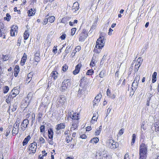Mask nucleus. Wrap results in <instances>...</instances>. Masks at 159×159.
<instances>
[{
    "label": "nucleus",
    "mask_w": 159,
    "mask_h": 159,
    "mask_svg": "<svg viewBox=\"0 0 159 159\" xmlns=\"http://www.w3.org/2000/svg\"><path fill=\"white\" fill-rule=\"evenodd\" d=\"M104 33H101V35L100 37L97 39L96 46L94 50L95 52L99 53L100 52V49H102L103 48L105 43V37L103 35Z\"/></svg>",
    "instance_id": "nucleus-1"
},
{
    "label": "nucleus",
    "mask_w": 159,
    "mask_h": 159,
    "mask_svg": "<svg viewBox=\"0 0 159 159\" xmlns=\"http://www.w3.org/2000/svg\"><path fill=\"white\" fill-rule=\"evenodd\" d=\"M147 147L144 143H142L139 148V156L140 159H146L147 157Z\"/></svg>",
    "instance_id": "nucleus-2"
},
{
    "label": "nucleus",
    "mask_w": 159,
    "mask_h": 159,
    "mask_svg": "<svg viewBox=\"0 0 159 159\" xmlns=\"http://www.w3.org/2000/svg\"><path fill=\"white\" fill-rule=\"evenodd\" d=\"M70 85V80L67 79L64 80L61 84V90L62 92L64 91Z\"/></svg>",
    "instance_id": "nucleus-3"
},
{
    "label": "nucleus",
    "mask_w": 159,
    "mask_h": 159,
    "mask_svg": "<svg viewBox=\"0 0 159 159\" xmlns=\"http://www.w3.org/2000/svg\"><path fill=\"white\" fill-rule=\"evenodd\" d=\"M107 143L108 144L109 147L111 149H115L118 147V143L112 139L108 140Z\"/></svg>",
    "instance_id": "nucleus-4"
},
{
    "label": "nucleus",
    "mask_w": 159,
    "mask_h": 159,
    "mask_svg": "<svg viewBox=\"0 0 159 159\" xmlns=\"http://www.w3.org/2000/svg\"><path fill=\"white\" fill-rule=\"evenodd\" d=\"M29 150L30 151V153H34L36 151L37 148V143H36L34 142L30 144L29 146Z\"/></svg>",
    "instance_id": "nucleus-5"
},
{
    "label": "nucleus",
    "mask_w": 159,
    "mask_h": 159,
    "mask_svg": "<svg viewBox=\"0 0 159 159\" xmlns=\"http://www.w3.org/2000/svg\"><path fill=\"white\" fill-rule=\"evenodd\" d=\"M79 113H76L72 111L69 114V116L72 120H77L79 119Z\"/></svg>",
    "instance_id": "nucleus-6"
},
{
    "label": "nucleus",
    "mask_w": 159,
    "mask_h": 159,
    "mask_svg": "<svg viewBox=\"0 0 159 159\" xmlns=\"http://www.w3.org/2000/svg\"><path fill=\"white\" fill-rule=\"evenodd\" d=\"M88 35L87 33L84 32H82L80 34V37L79 38V41H83L87 37Z\"/></svg>",
    "instance_id": "nucleus-7"
},
{
    "label": "nucleus",
    "mask_w": 159,
    "mask_h": 159,
    "mask_svg": "<svg viewBox=\"0 0 159 159\" xmlns=\"http://www.w3.org/2000/svg\"><path fill=\"white\" fill-rule=\"evenodd\" d=\"M81 66V64L79 63L76 66L75 70L73 72L74 75H76L79 73Z\"/></svg>",
    "instance_id": "nucleus-8"
},
{
    "label": "nucleus",
    "mask_w": 159,
    "mask_h": 159,
    "mask_svg": "<svg viewBox=\"0 0 159 159\" xmlns=\"http://www.w3.org/2000/svg\"><path fill=\"white\" fill-rule=\"evenodd\" d=\"M40 55L39 52V51H37L34 54V60L36 62H39L40 60V58L39 57Z\"/></svg>",
    "instance_id": "nucleus-9"
},
{
    "label": "nucleus",
    "mask_w": 159,
    "mask_h": 159,
    "mask_svg": "<svg viewBox=\"0 0 159 159\" xmlns=\"http://www.w3.org/2000/svg\"><path fill=\"white\" fill-rule=\"evenodd\" d=\"M6 32V28L0 29V37H2L3 39H5Z\"/></svg>",
    "instance_id": "nucleus-10"
},
{
    "label": "nucleus",
    "mask_w": 159,
    "mask_h": 159,
    "mask_svg": "<svg viewBox=\"0 0 159 159\" xmlns=\"http://www.w3.org/2000/svg\"><path fill=\"white\" fill-rule=\"evenodd\" d=\"M20 90V87H15L11 91V92L13 94H15L16 96L19 93Z\"/></svg>",
    "instance_id": "nucleus-11"
},
{
    "label": "nucleus",
    "mask_w": 159,
    "mask_h": 159,
    "mask_svg": "<svg viewBox=\"0 0 159 159\" xmlns=\"http://www.w3.org/2000/svg\"><path fill=\"white\" fill-rule=\"evenodd\" d=\"M78 123V121L75 120L73 122V124L72 125L71 127L70 128V130L72 131L73 130H74L77 127V124Z\"/></svg>",
    "instance_id": "nucleus-12"
},
{
    "label": "nucleus",
    "mask_w": 159,
    "mask_h": 159,
    "mask_svg": "<svg viewBox=\"0 0 159 159\" xmlns=\"http://www.w3.org/2000/svg\"><path fill=\"white\" fill-rule=\"evenodd\" d=\"M65 127V125L64 123H61L56 125V129L59 130L61 129H64Z\"/></svg>",
    "instance_id": "nucleus-13"
},
{
    "label": "nucleus",
    "mask_w": 159,
    "mask_h": 159,
    "mask_svg": "<svg viewBox=\"0 0 159 159\" xmlns=\"http://www.w3.org/2000/svg\"><path fill=\"white\" fill-rule=\"evenodd\" d=\"M48 137L49 139H52L53 137V132L51 128H50L48 131Z\"/></svg>",
    "instance_id": "nucleus-14"
},
{
    "label": "nucleus",
    "mask_w": 159,
    "mask_h": 159,
    "mask_svg": "<svg viewBox=\"0 0 159 159\" xmlns=\"http://www.w3.org/2000/svg\"><path fill=\"white\" fill-rule=\"evenodd\" d=\"M27 55L25 53H24V54L23 57L21 58V59L20 63L22 66H23L25 64V62L26 61V60L27 59Z\"/></svg>",
    "instance_id": "nucleus-15"
},
{
    "label": "nucleus",
    "mask_w": 159,
    "mask_h": 159,
    "mask_svg": "<svg viewBox=\"0 0 159 159\" xmlns=\"http://www.w3.org/2000/svg\"><path fill=\"white\" fill-rule=\"evenodd\" d=\"M29 124V120L27 119H25L21 124V126L24 128H26L27 127V125Z\"/></svg>",
    "instance_id": "nucleus-16"
},
{
    "label": "nucleus",
    "mask_w": 159,
    "mask_h": 159,
    "mask_svg": "<svg viewBox=\"0 0 159 159\" xmlns=\"http://www.w3.org/2000/svg\"><path fill=\"white\" fill-rule=\"evenodd\" d=\"M31 137L30 135H28L26 138H25L22 142V144L23 146H25L27 144L30 139Z\"/></svg>",
    "instance_id": "nucleus-17"
},
{
    "label": "nucleus",
    "mask_w": 159,
    "mask_h": 159,
    "mask_svg": "<svg viewBox=\"0 0 159 159\" xmlns=\"http://www.w3.org/2000/svg\"><path fill=\"white\" fill-rule=\"evenodd\" d=\"M53 78L54 80L56 79L58 76V72L56 71H53L50 75Z\"/></svg>",
    "instance_id": "nucleus-18"
},
{
    "label": "nucleus",
    "mask_w": 159,
    "mask_h": 159,
    "mask_svg": "<svg viewBox=\"0 0 159 159\" xmlns=\"http://www.w3.org/2000/svg\"><path fill=\"white\" fill-rule=\"evenodd\" d=\"M139 83L133 81L131 87V89L134 91H135L138 87Z\"/></svg>",
    "instance_id": "nucleus-19"
},
{
    "label": "nucleus",
    "mask_w": 159,
    "mask_h": 159,
    "mask_svg": "<svg viewBox=\"0 0 159 159\" xmlns=\"http://www.w3.org/2000/svg\"><path fill=\"white\" fill-rule=\"evenodd\" d=\"M66 98L63 96H61L59 98H58L57 101L59 102V103H62L65 102Z\"/></svg>",
    "instance_id": "nucleus-20"
},
{
    "label": "nucleus",
    "mask_w": 159,
    "mask_h": 159,
    "mask_svg": "<svg viewBox=\"0 0 159 159\" xmlns=\"http://www.w3.org/2000/svg\"><path fill=\"white\" fill-rule=\"evenodd\" d=\"M85 89H80V88L77 94V96L80 97L83 94Z\"/></svg>",
    "instance_id": "nucleus-21"
},
{
    "label": "nucleus",
    "mask_w": 159,
    "mask_h": 159,
    "mask_svg": "<svg viewBox=\"0 0 159 159\" xmlns=\"http://www.w3.org/2000/svg\"><path fill=\"white\" fill-rule=\"evenodd\" d=\"M102 152H97L95 156V157L96 159H102L103 157H102Z\"/></svg>",
    "instance_id": "nucleus-22"
},
{
    "label": "nucleus",
    "mask_w": 159,
    "mask_h": 159,
    "mask_svg": "<svg viewBox=\"0 0 159 159\" xmlns=\"http://www.w3.org/2000/svg\"><path fill=\"white\" fill-rule=\"evenodd\" d=\"M32 93H29L27 95V97H26L25 99V101H27L28 100L29 102H30L32 99Z\"/></svg>",
    "instance_id": "nucleus-23"
},
{
    "label": "nucleus",
    "mask_w": 159,
    "mask_h": 159,
    "mask_svg": "<svg viewBox=\"0 0 159 159\" xmlns=\"http://www.w3.org/2000/svg\"><path fill=\"white\" fill-rule=\"evenodd\" d=\"M11 126L10 125L9 126L8 128L6 130V133L5 134V135L7 137L10 133L11 131Z\"/></svg>",
    "instance_id": "nucleus-24"
},
{
    "label": "nucleus",
    "mask_w": 159,
    "mask_h": 159,
    "mask_svg": "<svg viewBox=\"0 0 159 159\" xmlns=\"http://www.w3.org/2000/svg\"><path fill=\"white\" fill-rule=\"evenodd\" d=\"M33 73H30L27 75V77L26 79V81L28 82V83L30 82L32 79V77L33 76Z\"/></svg>",
    "instance_id": "nucleus-25"
},
{
    "label": "nucleus",
    "mask_w": 159,
    "mask_h": 159,
    "mask_svg": "<svg viewBox=\"0 0 159 159\" xmlns=\"http://www.w3.org/2000/svg\"><path fill=\"white\" fill-rule=\"evenodd\" d=\"M72 44L70 46H68L66 48L65 52L66 53H68L71 52V50L72 49Z\"/></svg>",
    "instance_id": "nucleus-26"
},
{
    "label": "nucleus",
    "mask_w": 159,
    "mask_h": 159,
    "mask_svg": "<svg viewBox=\"0 0 159 159\" xmlns=\"http://www.w3.org/2000/svg\"><path fill=\"white\" fill-rule=\"evenodd\" d=\"M11 108V110L12 111H16V110L17 108V104L16 103L14 104L12 106H10L9 107V109H10V108Z\"/></svg>",
    "instance_id": "nucleus-27"
},
{
    "label": "nucleus",
    "mask_w": 159,
    "mask_h": 159,
    "mask_svg": "<svg viewBox=\"0 0 159 159\" xmlns=\"http://www.w3.org/2000/svg\"><path fill=\"white\" fill-rule=\"evenodd\" d=\"M28 30H26L25 31L24 35V39L25 40H26L28 38L30 34L28 32Z\"/></svg>",
    "instance_id": "nucleus-28"
},
{
    "label": "nucleus",
    "mask_w": 159,
    "mask_h": 159,
    "mask_svg": "<svg viewBox=\"0 0 159 159\" xmlns=\"http://www.w3.org/2000/svg\"><path fill=\"white\" fill-rule=\"evenodd\" d=\"M102 126H100L97 129L96 131L95 132L94 134L95 135H99L102 130Z\"/></svg>",
    "instance_id": "nucleus-29"
},
{
    "label": "nucleus",
    "mask_w": 159,
    "mask_h": 159,
    "mask_svg": "<svg viewBox=\"0 0 159 159\" xmlns=\"http://www.w3.org/2000/svg\"><path fill=\"white\" fill-rule=\"evenodd\" d=\"M16 95L15 94H12L11 92L10 94L8 96V98L7 99H6V101L7 102V100H11L14 97H16Z\"/></svg>",
    "instance_id": "nucleus-30"
},
{
    "label": "nucleus",
    "mask_w": 159,
    "mask_h": 159,
    "mask_svg": "<svg viewBox=\"0 0 159 159\" xmlns=\"http://www.w3.org/2000/svg\"><path fill=\"white\" fill-rule=\"evenodd\" d=\"M79 7V4L78 2H75L73 5V9H75V11L78 10Z\"/></svg>",
    "instance_id": "nucleus-31"
},
{
    "label": "nucleus",
    "mask_w": 159,
    "mask_h": 159,
    "mask_svg": "<svg viewBox=\"0 0 159 159\" xmlns=\"http://www.w3.org/2000/svg\"><path fill=\"white\" fill-rule=\"evenodd\" d=\"M132 141L131 143V145L132 146L134 143H135V140L136 139V136L135 134H133L132 135Z\"/></svg>",
    "instance_id": "nucleus-32"
},
{
    "label": "nucleus",
    "mask_w": 159,
    "mask_h": 159,
    "mask_svg": "<svg viewBox=\"0 0 159 159\" xmlns=\"http://www.w3.org/2000/svg\"><path fill=\"white\" fill-rule=\"evenodd\" d=\"M148 95H149L147 99V103L146 104V105H147V106H149L150 101L151 99V98L152 97V94L150 93L148 94Z\"/></svg>",
    "instance_id": "nucleus-33"
},
{
    "label": "nucleus",
    "mask_w": 159,
    "mask_h": 159,
    "mask_svg": "<svg viewBox=\"0 0 159 159\" xmlns=\"http://www.w3.org/2000/svg\"><path fill=\"white\" fill-rule=\"evenodd\" d=\"M102 95L100 93H99L95 97V99L96 100L97 102H98L100 101V99L101 98Z\"/></svg>",
    "instance_id": "nucleus-34"
},
{
    "label": "nucleus",
    "mask_w": 159,
    "mask_h": 159,
    "mask_svg": "<svg viewBox=\"0 0 159 159\" xmlns=\"http://www.w3.org/2000/svg\"><path fill=\"white\" fill-rule=\"evenodd\" d=\"M28 12V15L29 16H32L33 15H34L35 13V11L33 10L32 9L29 10Z\"/></svg>",
    "instance_id": "nucleus-35"
},
{
    "label": "nucleus",
    "mask_w": 159,
    "mask_h": 159,
    "mask_svg": "<svg viewBox=\"0 0 159 159\" xmlns=\"http://www.w3.org/2000/svg\"><path fill=\"white\" fill-rule=\"evenodd\" d=\"M98 140H99V139L98 138H93L92 139L90 140V142L91 143H96L98 142Z\"/></svg>",
    "instance_id": "nucleus-36"
},
{
    "label": "nucleus",
    "mask_w": 159,
    "mask_h": 159,
    "mask_svg": "<svg viewBox=\"0 0 159 159\" xmlns=\"http://www.w3.org/2000/svg\"><path fill=\"white\" fill-rule=\"evenodd\" d=\"M140 61H139L138 62V63L137 64H136L134 67L135 72H137L138 70V69L140 66Z\"/></svg>",
    "instance_id": "nucleus-37"
},
{
    "label": "nucleus",
    "mask_w": 159,
    "mask_h": 159,
    "mask_svg": "<svg viewBox=\"0 0 159 159\" xmlns=\"http://www.w3.org/2000/svg\"><path fill=\"white\" fill-rule=\"evenodd\" d=\"M49 17V16L48 15H47L46 16L45 19L43 20V25H46L47 24Z\"/></svg>",
    "instance_id": "nucleus-38"
},
{
    "label": "nucleus",
    "mask_w": 159,
    "mask_h": 159,
    "mask_svg": "<svg viewBox=\"0 0 159 159\" xmlns=\"http://www.w3.org/2000/svg\"><path fill=\"white\" fill-rule=\"evenodd\" d=\"M97 115V114H93V117L92 118V119L91 120V123H93V121H97V119H98V116H96Z\"/></svg>",
    "instance_id": "nucleus-39"
},
{
    "label": "nucleus",
    "mask_w": 159,
    "mask_h": 159,
    "mask_svg": "<svg viewBox=\"0 0 159 159\" xmlns=\"http://www.w3.org/2000/svg\"><path fill=\"white\" fill-rule=\"evenodd\" d=\"M105 71L102 70L100 73L99 74V77L100 78H103L105 75Z\"/></svg>",
    "instance_id": "nucleus-40"
},
{
    "label": "nucleus",
    "mask_w": 159,
    "mask_h": 159,
    "mask_svg": "<svg viewBox=\"0 0 159 159\" xmlns=\"http://www.w3.org/2000/svg\"><path fill=\"white\" fill-rule=\"evenodd\" d=\"M20 123V122L19 120L17 121L14 125L13 128L18 129L19 124Z\"/></svg>",
    "instance_id": "nucleus-41"
},
{
    "label": "nucleus",
    "mask_w": 159,
    "mask_h": 159,
    "mask_svg": "<svg viewBox=\"0 0 159 159\" xmlns=\"http://www.w3.org/2000/svg\"><path fill=\"white\" fill-rule=\"evenodd\" d=\"M94 73V71L92 69H90L88 70L87 73L86 75H92Z\"/></svg>",
    "instance_id": "nucleus-42"
},
{
    "label": "nucleus",
    "mask_w": 159,
    "mask_h": 159,
    "mask_svg": "<svg viewBox=\"0 0 159 159\" xmlns=\"http://www.w3.org/2000/svg\"><path fill=\"white\" fill-rule=\"evenodd\" d=\"M55 19V17H54V16H52L50 17L49 16V17L48 18V20H49V22L52 23L54 21Z\"/></svg>",
    "instance_id": "nucleus-43"
},
{
    "label": "nucleus",
    "mask_w": 159,
    "mask_h": 159,
    "mask_svg": "<svg viewBox=\"0 0 159 159\" xmlns=\"http://www.w3.org/2000/svg\"><path fill=\"white\" fill-rule=\"evenodd\" d=\"M18 129L13 128L12 131V133L13 134H14L15 135H16L18 134Z\"/></svg>",
    "instance_id": "nucleus-44"
},
{
    "label": "nucleus",
    "mask_w": 159,
    "mask_h": 159,
    "mask_svg": "<svg viewBox=\"0 0 159 159\" xmlns=\"http://www.w3.org/2000/svg\"><path fill=\"white\" fill-rule=\"evenodd\" d=\"M9 89V88L8 86H5L3 88V93H7Z\"/></svg>",
    "instance_id": "nucleus-45"
},
{
    "label": "nucleus",
    "mask_w": 159,
    "mask_h": 159,
    "mask_svg": "<svg viewBox=\"0 0 159 159\" xmlns=\"http://www.w3.org/2000/svg\"><path fill=\"white\" fill-rule=\"evenodd\" d=\"M45 129V126L44 125H41L40 127V132L41 133L44 132Z\"/></svg>",
    "instance_id": "nucleus-46"
},
{
    "label": "nucleus",
    "mask_w": 159,
    "mask_h": 159,
    "mask_svg": "<svg viewBox=\"0 0 159 159\" xmlns=\"http://www.w3.org/2000/svg\"><path fill=\"white\" fill-rule=\"evenodd\" d=\"M80 49H81V47L80 46H76V48L75 49L74 52H72V53H74V55H75L76 52L78 51H80Z\"/></svg>",
    "instance_id": "nucleus-47"
},
{
    "label": "nucleus",
    "mask_w": 159,
    "mask_h": 159,
    "mask_svg": "<svg viewBox=\"0 0 159 159\" xmlns=\"http://www.w3.org/2000/svg\"><path fill=\"white\" fill-rule=\"evenodd\" d=\"M2 56V59L4 61H6L7 60L9 59V57L8 55H3Z\"/></svg>",
    "instance_id": "nucleus-48"
},
{
    "label": "nucleus",
    "mask_w": 159,
    "mask_h": 159,
    "mask_svg": "<svg viewBox=\"0 0 159 159\" xmlns=\"http://www.w3.org/2000/svg\"><path fill=\"white\" fill-rule=\"evenodd\" d=\"M72 139V138L70 137L69 136H67L66 138V140L67 143H69L70 141H71Z\"/></svg>",
    "instance_id": "nucleus-49"
},
{
    "label": "nucleus",
    "mask_w": 159,
    "mask_h": 159,
    "mask_svg": "<svg viewBox=\"0 0 159 159\" xmlns=\"http://www.w3.org/2000/svg\"><path fill=\"white\" fill-rule=\"evenodd\" d=\"M6 16L7 17L4 18V20H6L8 21H9L10 19L9 18H10L11 16L8 13H7Z\"/></svg>",
    "instance_id": "nucleus-50"
},
{
    "label": "nucleus",
    "mask_w": 159,
    "mask_h": 159,
    "mask_svg": "<svg viewBox=\"0 0 159 159\" xmlns=\"http://www.w3.org/2000/svg\"><path fill=\"white\" fill-rule=\"evenodd\" d=\"M19 72V66L18 65H16L15 66V69H14V72Z\"/></svg>",
    "instance_id": "nucleus-51"
},
{
    "label": "nucleus",
    "mask_w": 159,
    "mask_h": 159,
    "mask_svg": "<svg viewBox=\"0 0 159 159\" xmlns=\"http://www.w3.org/2000/svg\"><path fill=\"white\" fill-rule=\"evenodd\" d=\"M67 68L68 66L66 64L64 65L62 67L63 70L64 72L66 71L67 70Z\"/></svg>",
    "instance_id": "nucleus-52"
},
{
    "label": "nucleus",
    "mask_w": 159,
    "mask_h": 159,
    "mask_svg": "<svg viewBox=\"0 0 159 159\" xmlns=\"http://www.w3.org/2000/svg\"><path fill=\"white\" fill-rule=\"evenodd\" d=\"M39 141L41 142L42 143H45V140L42 137L39 138Z\"/></svg>",
    "instance_id": "nucleus-53"
},
{
    "label": "nucleus",
    "mask_w": 159,
    "mask_h": 159,
    "mask_svg": "<svg viewBox=\"0 0 159 159\" xmlns=\"http://www.w3.org/2000/svg\"><path fill=\"white\" fill-rule=\"evenodd\" d=\"M76 30V28H73L71 30V34L72 35H73L75 33V32Z\"/></svg>",
    "instance_id": "nucleus-54"
},
{
    "label": "nucleus",
    "mask_w": 159,
    "mask_h": 159,
    "mask_svg": "<svg viewBox=\"0 0 159 159\" xmlns=\"http://www.w3.org/2000/svg\"><path fill=\"white\" fill-rule=\"evenodd\" d=\"M12 30H14V31H15L16 32V31L17 30H18V27L17 26L15 25V26H13L11 29Z\"/></svg>",
    "instance_id": "nucleus-55"
},
{
    "label": "nucleus",
    "mask_w": 159,
    "mask_h": 159,
    "mask_svg": "<svg viewBox=\"0 0 159 159\" xmlns=\"http://www.w3.org/2000/svg\"><path fill=\"white\" fill-rule=\"evenodd\" d=\"M47 155V153H46L44 154L43 155H40L39 156V159H43V157L44 156H46Z\"/></svg>",
    "instance_id": "nucleus-56"
},
{
    "label": "nucleus",
    "mask_w": 159,
    "mask_h": 159,
    "mask_svg": "<svg viewBox=\"0 0 159 159\" xmlns=\"http://www.w3.org/2000/svg\"><path fill=\"white\" fill-rule=\"evenodd\" d=\"M140 79V76H137V77H136L134 78V81H135V82H137L139 83V81Z\"/></svg>",
    "instance_id": "nucleus-57"
},
{
    "label": "nucleus",
    "mask_w": 159,
    "mask_h": 159,
    "mask_svg": "<svg viewBox=\"0 0 159 159\" xmlns=\"http://www.w3.org/2000/svg\"><path fill=\"white\" fill-rule=\"evenodd\" d=\"M105 57L106 56L105 55H104L103 56V57L102 58V59H101V61L100 62V64L101 65H102L103 64L104 60L105 59Z\"/></svg>",
    "instance_id": "nucleus-58"
},
{
    "label": "nucleus",
    "mask_w": 159,
    "mask_h": 159,
    "mask_svg": "<svg viewBox=\"0 0 159 159\" xmlns=\"http://www.w3.org/2000/svg\"><path fill=\"white\" fill-rule=\"evenodd\" d=\"M6 28L4 26V24L0 21V29Z\"/></svg>",
    "instance_id": "nucleus-59"
},
{
    "label": "nucleus",
    "mask_w": 159,
    "mask_h": 159,
    "mask_svg": "<svg viewBox=\"0 0 159 159\" xmlns=\"http://www.w3.org/2000/svg\"><path fill=\"white\" fill-rule=\"evenodd\" d=\"M15 32L16 33H17L16 31L15 32L14 31V30H12L11 29L10 31L11 35V36H15Z\"/></svg>",
    "instance_id": "nucleus-60"
},
{
    "label": "nucleus",
    "mask_w": 159,
    "mask_h": 159,
    "mask_svg": "<svg viewBox=\"0 0 159 159\" xmlns=\"http://www.w3.org/2000/svg\"><path fill=\"white\" fill-rule=\"evenodd\" d=\"M111 110V108H110V107H109L108 108L107 111V112L106 117H107L108 116V115L110 113Z\"/></svg>",
    "instance_id": "nucleus-61"
},
{
    "label": "nucleus",
    "mask_w": 159,
    "mask_h": 159,
    "mask_svg": "<svg viewBox=\"0 0 159 159\" xmlns=\"http://www.w3.org/2000/svg\"><path fill=\"white\" fill-rule=\"evenodd\" d=\"M57 46H54L53 47V50H52V52H53L55 53H56L57 52Z\"/></svg>",
    "instance_id": "nucleus-62"
},
{
    "label": "nucleus",
    "mask_w": 159,
    "mask_h": 159,
    "mask_svg": "<svg viewBox=\"0 0 159 159\" xmlns=\"http://www.w3.org/2000/svg\"><path fill=\"white\" fill-rule=\"evenodd\" d=\"M124 131V129L123 128L121 129L119 131V134L120 135H121L123 133Z\"/></svg>",
    "instance_id": "nucleus-63"
},
{
    "label": "nucleus",
    "mask_w": 159,
    "mask_h": 159,
    "mask_svg": "<svg viewBox=\"0 0 159 159\" xmlns=\"http://www.w3.org/2000/svg\"><path fill=\"white\" fill-rule=\"evenodd\" d=\"M66 34H63L61 36L60 38L62 40H64L66 38Z\"/></svg>",
    "instance_id": "nucleus-64"
}]
</instances>
